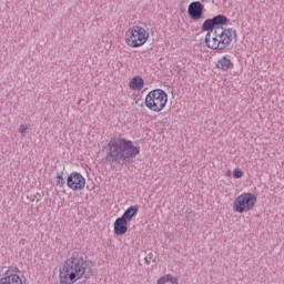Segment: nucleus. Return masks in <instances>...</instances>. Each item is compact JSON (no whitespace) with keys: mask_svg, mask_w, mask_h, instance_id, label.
I'll return each instance as SVG.
<instances>
[{"mask_svg":"<svg viewBox=\"0 0 284 284\" xmlns=\"http://www.w3.org/2000/svg\"><path fill=\"white\" fill-rule=\"evenodd\" d=\"M19 132L20 134H26V132H28V125L21 124L19 128Z\"/></svg>","mask_w":284,"mask_h":284,"instance_id":"obj_19","label":"nucleus"},{"mask_svg":"<svg viewBox=\"0 0 284 284\" xmlns=\"http://www.w3.org/2000/svg\"><path fill=\"white\" fill-rule=\"evenodd\" d=\"M212 20L215 28H219L220 26H227V23H230V19H227L224 14H217L213 17Z\"/></svg>","mask_w":284,"mask_h":284,"instance_id":"obj_15","label":"nucleus"},{"mask_svg":"<svg viewBox=\"0 0 284 284\" xmlns=\"http://www.w3.org/2000/svg\"><path fill=\"white\" fill-rule=\"evenodd\" d=\"M145 85V80L141 77H134L132 80L129 82V88L130 90H143Z\"/></svg>","mask_w":284,"mask_h":284,"instance_id":"obj_13","label":"nucleus"},{"mask_svg":"<svg viewBox=\"0 0 284 284\" xmlns=\"http://www.w3.org/2000/svg\"><path fill=\"white\" fill-rule=\"evenodd\" d=\"M150 39V33L143 27L134 26L126 31V43L130 48H141Z\"/></svg>","mask_w":284,"mask_h":284,"instance_id":"obj_5","label":"nucleus"},{"mask_svg":"<svg viewBox=\"0 0 284 284\" xmlns=\"http://www.w3.org/2000/svg\"><path fill=\"white\" fill-rule=\"evenodd\" d=\"M254 205H256V195L253 193H243L235 199L233 210L234 212H239V214H243L244 212L254 210Z\"/></svg>","mask_w":284,"mask_h":284,"instance_id":"obj_6","label":"nucleus"},{"mask_svg":"<svg viewBox=\"0 0 284 284\" xmlns=\"http://www.w3.org/2000/svg\"><path fill=\"white\" fill-rule=\"evenodd\" d=\"M55 185H58V187H63V185H65V179L63 178V172L58 173Z\"/></svg>","mask_w":284,"mask_h":284,"instance_id":"obj_17","label":"nucleus"},{"mask_svg":"<svg viewBox=\"0 0 284 284\" xmlns=\"http://www.w3.org/2000/svg\"><path fill=\"white\" fill-rule=\"evenodd\" d=\"M233 178H234V179H243V170H241V169H235V170L233 171Z\"/></svg>","mask_w":284,"mask_h":284,"instance_id":"obj_18","label":"nucleus"},{"mask_svg":"<svg viewBox=\"0 0 284 284\" xmlns=\"http://www.w3.org/2000/svg\"><path fill=\"white\" fill-rule=\"evenodd\" d=\"M136 214H139V205H132L124 211L121 219L126 221V223H130V221H132Z\"/></svg>","mask_w":284,"mask_h":284,"instance_id":"obj_12","label":"nucleus"},{"mask_svg":"<svg viewBox=\"0 0 284 284\" xmlns=\"http://www.w3.org/2000/svg\"><path fill=\"white\" fill-rule=\"evenodd\" d=\"M232 32L236 37V30L232 28L225 29L221 32L220 38L212 36V33H206L205 45L211 50H225L230 43H232Z\"/></svg>","mask_w":284,"mask_h":284,"instance_id":"obj_3","label":"nucleus"},{"mask_svg":"<svg viewBox=\"0 0 284 284\" xmlns=\"http://www.w3.org/2000/svg\"><path fill=\"white\" fill-rule=\"evenodd\" d=\"M217 70H222L223 72H227V70H232L234 68V63L229 55L222 57L216 64Z\"/></svg>","mask_w":284,"mask_h":284,"instance_id":"obj_11","label":"nucleus"},{"mask_svg":"<svg viewBox=\"0 0 284 284\" xmlns=\"http://www.w3.org/2000/svg\"><path fill=\"white\" fill-rule=\"evenodd\" d=\"M141 154V148L135 146L132 141L123 138L111 139L106 146L105 162L110 165H125L131 159Z\"/></svg>","mask_w":284,"mask_h":284,"instance_id":"obj_1","label":"nucleus"},{"mask_svg":"<svg viewBox=\"0 0 284 284\" xmlns=\"http://www.w3.org/2000/svg\"><path fill=\"white\" fill-rule=\"evenodd\" d=\"M67 185L70 187V190H73V192L83 190V187H85V178H83V175L79 172H72L67 178Z\"/></svg>","mask_w":284,"mask_h":284,"instance_id":"obj_7","label":"nucleus"},{"mask_svg":"<svg viewBox=\"0 0 284 284\" xmlns=\"http://www.w3.org/2000/svg\"><path fill=\"white\" fill-rule=\"evenodd\" d=\"M144 260L148 265H156V255L154 253H149Z\"/></svg>","mask_w":284,"mask_h":284,"instance_id":"obj_16","label":"nucleus"},{"mask_svg":"<svg viewBox=\"0 0 284 284\" xmlns=\"http://www.w3.org/2000/svg\"><path fill=\"white\" fill-rule=\"evenodd\" d=\"M203 32H207L206 34H212L214 30H216V26L214 24V20L206 19L202 24Z\"/></svg>","mask_w":284,"mask_h":284,"instance_id":"obj_14","label":"nucleus"},{"mask_svg":"<svg viewBox=\"0 0 284 284\" xmlns=\"http://www.w3.org/2000/svg\"><path fill=\"white\" fill-rule=\"evenodd\" d=\"M4 272L0 278V284H23V278L17 273H12L8 266H2L0 273Z\"/></svg>","mask_w":284,"mask_h":284,"instance_id":"obj_9","label":"nucleus"},{"mask_svg":"<svg viewBox=\"0 0 284 284\" xmlns=\"http://www.w3.org/2000/svg\"><path fill=\"white\" fill-rule=\"evenodd\" d=\"M211 34L213 37H216L217 39H221V32L219 30H216V29Z\"/></svg>","mask_w":284,"mask_h":284,"instance_id":"obj_20","label":"nucleus"},{"mask_svg":"<svg viewBox=\"0 0 284 284\" xmlns=\"http://www.w3.org/2000/svg\"><path fill=\"white\" fill-rule=\"evenodd\" d=\"M145 106L152 112H162L168 105V93L162 89H155L148 93Z\"/></svg>","mask_w":284,"mask_h":284,"instance_id":"obj_4","label":"nucleus"},{"mask_svg":"<svg viewBox=\"0 0 284 284\" xmlns=\"http://www.w3.org/2000/svg\"><path fill=\"white\" fill-rule=\"evenodd\" d=\"M128 233V221L123 217H118L114 222V234L116 236H123V234Z\"/></svg>","mask_w":284,"mask_h":284,"instance_id":"obj_10","label":"nucleus"},{"mask_svg":"<svg viewBox=\"0 0 284 284\" xmlns=\"http://www.w3.org/2000/svg\"><path fill=\"white\" fill-rule=\"evenodd\" d=\"M205 11V6L201 1H193L189 4L187 14L192 21H201L203 19V12Z\"/></svg>","mask_w":284,"mask_h":284,"instance_id":"obj_8","label":"nucleus"},{"mask_svg":"<svg viewBox=\"0 0 284 284\" xmlns=\"http://www.w3.org/2000/svg\"><path fill=\"white\" fill-rule=\"evenodd\" d=\"M88 270V261L83 258V255L79 252H73L62 267H60V283L73 284L80 278H90L92 273Z\"/></svg>","mask_w":284,"mask_h":284,"instance_id":"obj_2","label":"nucleus"}]
</instances>
